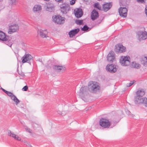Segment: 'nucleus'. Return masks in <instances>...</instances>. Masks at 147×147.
<instances>
[{
	"mask_svg": "<svg viewBox=\"0 0 147 147\" xmlns=\"http://www.w3.org/2000/svg\"><path fill=\"white\" fill-rule=\"evenodd\" d=\"M147 0H137L138 2H140L142 3H144Z\"/></svg>",
	"mask_w": 147,
	"mask_h": 147,
	"instance_id": "39",
	"label": "nucleus"
},
{
	"mask_svg": "<svg viewBox=\"0 0 147 147\" xmlns=\"http://www.w3.org/2000/svg\"><path fill=\"white\" fill-rule=\"evenodd\" d=\"M88 90V88L86 86L82 87L81 88L80 91V95H82V94H86Z\"/></svg>",
	"mask_w": 147,
	"mask_h": 147,
	"instance_id": "21",
	"label": "nucleus"
},
{
	"mask_svg": "<svg viewBox=\"0 0 147 147\" xmlns=\"http://www.w3.org/2000/svg\"><path fill=\"white\" fill-rule=\"evenodd\" d=\"M100 88L98 83L93 81H90L88 85V89L90 92L92 93H96L99 92Z\"/></svg>",
	"mask_w": 147,
	"mask_h": 147,
	"instance_id": "2",
	"label": "nucleus"
},
{
	"mask_svg": "<svg viewBox=\"0 0 147 147\" xmlns=\"http://www.w3.org/2000/svg\"><path fill=\"white\" fill-rule=\"evenodd\" d=\"M41 9V6L38 5H35L33 8V10L34 11H39Z\"/></svg>",
	"mask_w": 147,
	"mask_h": 147,
	"instance_id": "27",
	"label": "nucleus"
},
{
	"mask_svg": "<svg viewBox=\"0 0 147 147\" xmlns=\"http://www.w3.org/2000/svg\"><path fill=\"white\" fill-rule=\"evenodd\" d=\"M12 27H19V26H18V24H11L9 26V28H11Z\"/></svg>",
	"mask_w": 147,
	"mask_h": 147,
	"instance_id": "36",
	"label": "nucleus"
},
{
	"mask_svg": "<svg viewBox=\"0 0 147 147\" xmlns=\"http://www.w3.org/2000/svg\"><path fill=\"white\" fill-rule=\"evenodd\" d=\"M25 129L27 131H28L30 133H32V130L30 128L27 127H25Z\"/></svg>",
	"mask_w": 147,
	"mask_h": 147,
	"instance_id": "37",
	"label": "nucleus"
},
{
	"mask_svg": "<svg viewBox=\"0 0 147 147\" xmlns=\"http://www.w3.org/2000/svg\"><path fill=\"white\" fill-rule=\"evenodd\" d=\"M145 13L147 17V5L146 6L145 9Z\"/></svg>",
	"mask_w": 147,
	"mask_h": 147,
	"instance_id": "43",
	"label": "nucleus"
},
{
	"mask_svg": "<svg viewBox=\"0 0 147 147\" xmlns=\"http://www.w3.org/2000/svg\"><path fill=\"white\" fill-rule=\"evenodd\" d=\"M138 36V38L140 40H145L147 38V32L140 31L137 33Z\"/></svg>",
	"mask_w": 147,
	"mask_h": 147,
	"instance_id": "10",
	"label": "nucleus"
},
{
	"mask_svg": "<svg viewBox=\"0 0 147 147\" xmlns=\"http://www.w3.org/2000/svg\"><path fill=\"white\" fill-rule=\"evenodd\" d=\"M39 61H40V62H41V63H42V64H43V65H44V63H43L42 62V60H40Z\"/></svg>",
	"mask_w": 147,
	"mask_h": 147,
	"instance_id": "48",
	"label": "nucleus"
},
{
	"mask_svg": "<svg viewBox=\"0 0 147 147\" xmlns=\"http://www.w3.org/2000/svg\"><path fill=\"white\" fill-rule=\"evenodd\" d=\"M53 69L57 72H63L65 70V67L58 65H54L53 67Z\"/></svg>",
	"mask_w": 147,
	"mask_h": 147,
	"instance_id": "14",
	"label": "nucleus"
},
{
	"mask_svg": "<svg viewBox=\"0 0 147 147\" xmlns=\"http://www.w3.org/2000/svg\"><path fill=\"white\" fill-rule=\"evenodd\" d=\"M52 21L59 25L63 24L65 22V18L62 17L60 15L53 16L52 17Z\"/></svg>",
	"mask_w": 147,
	"mask_h": 147,
	"instance_id": "4",
	"label": "nucleus"
},
{
	"mask_svg": "<svg viewBox=\"0 0 147 147\" xmlns=\"http://www.w3.org/2000/svg\"><path fill=\"white\" fill-rule=\"evenodd\" d=\"M135 82V81L134 80L130 81L129 83L127 84V87H129L132 86Z\"/></svg>",
	"mask_w": 147,
	"mask_h": 147,
	"instance_id": "34",
	"label": "nucleus"
},
{
	"mask_svg": "<svg viewBox=\"0 0 147 147\" xmlns=\"http://www.w3.org/2000/svg\"><path fill=\"white\" fill-rule=\"evenodd\" d=\"M131 65L132 67L137 69L140 68L141 66L140 64L138 63H136L135 62H132V63L131 64Z\"/></svg>",
	"mask_w": 147,
	"mask_h": 147,
	"instance_id": "24",
	"label": "nucleus"
},
{
	"mask_svg": "<svg viewBox=\"0 0 147 147\" xmlns=\"http://www.w3.org/2000/svg\"><path fill=\"white\" fill-rule=\"evenodd\" d=\"M107 70L111 73H114L117 71L116 65H114L113 64L108 65L106 66Z\"/></svg>",
	"mask_w": 147,
	"mask_h": 147,
	"instance_id": "13",
	"label": "nucleus"
},
{
	"mask_svg": "<svg viewBox=\"0 0 147 147\" xmlns=\"http://www.w3.org/2000/svg\"><path fill=\"white\" fill-rule=\"evenodd\" d=\"M46 10L49 12H54L55 8L54 5L52 4H48L46 6Z\"/></svg>",
	"mask_w": 147,
	"mask_h": 147,
	"instance_id": "17",
	"label": "nucleus"
},
{
	"mask_svg": "<svg viewBox=\"0 0 147 147\" xmlns=\"http://www.w3.org/2000/svg\"><path fill=\"white\" fill-rule=\"evenodd\" d=\"M11 98L16 103V104L20 102V100L17 98L15 95L13 96V97Z\"/></svg>",
	"mask_w": 147,
	"mask_h": 147,
	"instance_id": "29",
	"label": "nucleus"
},
{
	"mask_svg": "<svg viewBox=\"0 0 147 147\" xmlns=\"http://www.w3.org/2000/svg\"><path fill=\"white\" fill-rule=\"evenodd\" d=\"M75 14L77 18L81 17L83 14V12L82 9L80 8L74 10Z\"/></svg>",
	"mask_w": 147,
	"mask_h": 147,
	"instance_id": "15",
	"label": "nucleus"
},
{
	"mask_svg": "<svg viewBox=\"0 0 147 147\" xmlns=\"http://www.w3.org/2000/svg\"><path fill=\"white\" fill-rule=\"evenodd\" d=\"M11 40V38L6 35L2 31L0 30V40L4 41L5 44L11 47L12 44Z\"/></svg>",
	"mask_w": 147,
	"mask_h": 147,
	"instance_id": "3",
	"label": "nucleus"
},
{
	"mask_svg": "<svg viewBox=\"0 0 147 147\" xmlns=\"http://www.w3.org/2000/svg\"><path fill=\"white\" fill-rule=\"evenodd\" d=\"M76 24L79 25H83L84 24L83 23L82 20H77L76 21Z\"/></svg>",
	"mask_w": 147,
	"mask_h": 147,
	"instance_id": "31",
	"label": "nucleus"
},
{
	"mask_svg": "<svg viewBox=\"0 0 147 147\" xmlns=\"http://www.w3.org/2000/svg\"><path fill=\"white\" fill-rule=\"evenodd\" d=\"M29 146H30V147H32V146H31V145H30H30H29Z\"/></svg>",
	"mask_w": 147,
	"mask_h": 147,
	"instance_id": "50",
	"label": "nucleus"
},
{
	"mask_svg": "<svg viewBox=\"0 0 147 147\" xmlns=\"http://www.w3.org/2000/svg\"><path fill=\"white\" fill-rule=\"evenodd\" d=\"M142 103L145 107H147V98H144Z\"/></svg>",
	"mask_w": 147,
	"mask_h": 147,
	"instance_id": "32",
	"label": "nucleus"
},
{
	"mask_svg": "<svg viewBox=\"0 0 147 147\" xmlns=\"http://www.w3.org/2000/svg\"><path fill=\"white\" fill-rule=\"evenodd\" d=\"M16 136L17 137V139H18V136H17V135H16Z\"/></svg>",
	"mask_w": 147,
	"mask_h": 147,
	"instance_id": "51",
	"label": "nucleus"
},
{
	"mask_svg": "<svg viewBox=\"0 0 147 147\" xmlns=\"http://www.w3.org/2000/svg\"><path fill=\"white\" fill-rule=\"evenodd\" d=\"M79 28H76L74 30H71L68 33V34L70 38H72L79 31Z\"/></svg>",
	"mask_w": 147,
	"mask_h": 147,
	"instance_id": "19",
	"label": "nucleus"
},
{
	"mask_svg": "<svg viewBox=\"0 0 147 147\" xmlns=\"http://www.w3.org/2000/svg\"><path fill=\"white\" fill-rule=\"evenodd\" d=\"M19 28H9L8 33L9 34H12L18 30Z\"/></svg>",
	"mask_w": 147,
	"mask_h": 147,
	"instance_id": "26",
	"label": "nucleus"
},
{
	"mask_svg": "<svg viewBox=\"0 0 147 147\" xmlns=\"http://www.w3.org/2000/svg\"><path fill=\"white\" fill-rule=\"evenodd\" d=\"M119 122L118 119L115 118H113L111 119V121L105 118H101L99 121V124L100 126L104 128H109L110 126L111 123L113 122L114 123H116Z\"/></svg>",
	"mask_w": 147,
	"mask_h": 147,
	"instance_id": "1",
	"label": "nucleus"
},
{
	"mask_svg": "<svg viewBox=\"0 0 147 147\" xmlns=\"http://www.w3.org/2000/svg\"><path fill=\"white\" fill-rule=\"evenodd\" d=\"M115 54L112 51H110L107 57V60L110 63H112L115 60Z\"/></svg>",
	"mask_w": 147,
	"mask_h": 147,
	"instance_id": "8",
	"label": "nucleus"
},
{
	"mask_svg": "<svg viewBox=\"0 0 147 147\" xmlns=\"http://www.w3.org/2000/svg\"><path fill=\"white\" fill-rule=\"evenodd\" d=\"M141 63L143 64L144 66H147V57H144L142 59Z\"/></svg>",
	"mask_w": 147,
	"mask_h": 147,
	"instance_id": "25",
	"label": "nucleus"
},
{
	"mask_svg": "<svg viewBox=\"0 0 147 147\" xmlns=\"http://www.w3.org/2000/svg\"><path fill=\"white\" fill-rule=\"evenodd\" d=\"M81 30L85 32H87L90 30L91 28H81Z\"/></svg>",
	"mask_w": 147,
	"mask_h": 147,
	"instance_id": "35",
	"label": "nucleus"
},
{
	"mask_svg": "<svg viewBox=\"0 0 147 147\" xmlns=\"http://www.w3.org/2000/svg\"><path fill=\"white\" fill-rule=\"evenodd\" d=\"M144 98H142L141 97L137 95L135 97V102L136 104H139L142 103L143 102Z\"/></svg>",
	"mask_w": 147,
	"mask_h": 147,
	"instance_id": "20",
	"label": "nucleus"
},
{
	"mask_svg": "<svg viewBox=\"0 0 147 147\" xmlns=\"http://www.w3.org/2000/svg\"><path fill=\"white\" fill-rule=\"evenodd\" d=\"M5 93L9 96H11V98L13 97V96L14 95L11 92L8 91H7Z\"/></svg>",
	"mask_w": 147,
	"mask_h": 147,
	"instance_id": "33",
	"label": "nucleus"
},
{
	"mask_svg": "<svg viewBox=\"0 0 147 147\" xmlns=\"http://www.w3.org/2000/svg\"><path fill=\"white\" fill-rule=\"evenodd\" d=\"M126 48L122 45L118 44L115 46V51L118 53H121L125 51Z\"/></svg>",
	"mask_w": 147,
	"mask_h": 147,
	"instance_id": "9",
	"label": "nucleus"
},
{
	"mask_svg": "<svg viewBox=\"0 0 147 147\" xmlns=\"http://www.w3.org/2000/svg\"><path fill=\"white\" fill-rule=\"evenodd\" d=\"M127 9L125 7H121L119 9V15L122 17L125 18L127 15Z\"/></svg>",
	"mask_w": 147,
	"mask_h": 147,
	"instance_id": "12",
	"label": "nucleus"
},
{
	"mask_svg": "<svg viewBox=\"0 0 147 147\" xmlns=\"http://www.w3.org/2000/svg\"><path fill=\"white\" fill-rule=\"evenodd\" d=\"M19 74L21 76H24V73L21 72L20 73H19Z\"/></svg>",
	"mask_w": 147,
	"mask_h": 147,
	"instance_id": "44",
	"label": "nucleus"
},
{
	"mask_svg": "<svg viewBox=\"0 0 147 147\" xmlns=\"http://www.w3.org/2000/svg\"><path fill=\"white\" fill-rule=\"evenodd\" d=\"M145 92L143 90H138L136 92L137 95L142 97L143 95H144Z\"/></svg>",
	"mask_w": 147,
	"mask_h": 147,
	"instance_id": "23",
	"label": "nucleus"
},
{
	"mask_svg": "<svg viewBox=\"0 0 147 147\" xmlns=\"http://www.w3.org/2000/svg\"><path fill=\"white\" fill-rule=\"evenodd\" d=\"M75 2H74L72 0L70 2V4L71 5H73L75 4Z\"/></svg>",
	"mask_w": 147,
	"mask_h": 147,
	"instance_id": "42",
	"label": "nucleus"
},
{
	"mask_svg": "<svg viewBox=\"0 0 147 147\" xmlns=\"http://www.w3.org/2000/svg\"><path fill=\"white\" fill-rule=\"evenodd\" d=\"M11 4L15 5L16 4V0H11Z\"/></svg>",
	"mask_w": 147,
	"mask_h": 147,
	"instance_id": "41",
	"label": "nucleus"
},
{
	"mask_svg": "<svg viewBox=\"0 0 147 147\" xmlns=\"http://www.w3.org/2000/svg\"><path fill=\"white\" fill-rule=\"evenodd\" d=\"M54 65L53 64V63L51 61L49 60L45 64L46 67L48 69H50L51 67L53 68V66Z\"/></svg>",
	"mask_w": 147,
	"mask_h": 147,
	"instance_id": "22",
	"label": "nucleus"
},
{
	"mask_svg": "<svg viewBox=\"0 0 147 147\" xmlns=\"http://www.w3.org/2000/svg\"><path fill=\"white\" fill-rule=\"evenodd\" d=\"M94 7L97 8L100 10H102L101 7L99 6V4L98 3H96L94 4Z\"/></svg>",
	"mask_w": 147,
	"mask_h": 147,
	"instance_id": "30",
	"label": "nucleus"
},
{
	"mask_svg": "<svg viewBox=\"0 0 147 147\" xmlns=\"http://www.w3.org/2000/svg\"><path fill=\"white\" fill-rule=\"evenodd\" d=\"M61 11L63 14H66L70 10V7L67 4H63L61 6Z\"/></svg>",
	"mask_w": 147,
	"mask_h": 147,
	"instance_id": "11",
	"label": "nucleus"
},
{
	"mask_svg": "<svg viewBox=\"0 0 147 147\" xmlns=\"http://www.w3.org/2000/svg\"><path fill=\"white\" fill-rule=\"evenodd\" d=\"M38 35H39L42 38H47L48 33L47 30L45 28H39L37 30Z\"/></svg>",
	"mask_w": 147,
	"mask_h": 147,
	"instance_id": "6",
	"label": "nucleus"
},
{
	"mask_svg": "<svg viewBox=\"0 0 147 147\" xmlns=\"http://www.w3.org/2000/svg\"><path fill=\"white\" fill-rule=\"evenodd\" d=\"M8 135L11 137H13L14 139H17L16 135L13 134V133L10 130L8 131Z\"/></svg>",
	"mask_w": 147,
	"mask_h": 147,
	"instance_id": "28",
	"label": "nucleus"
},
{
	"mask_svg": "<svg viewBox=\"0 0 147 147\" xmlns=\"http://www.w3.org/2000/svg\"><path fill=\"white\" fill-rule=\"evenodd\" d=\"M16 140H18V141H20L21 140V138L20 137H18V139H16Z\"/></svg>",
	"mask_w": 147,
	"mask_h": 147,
	"instance_id": "46",
	"label": "nucleus"
},
{
	"mask_svg": "<svg viewBox=\"0 0 147 147\" xmlns=\"http://www.w3.org/2000/svg\"><path fill=\"white\" fill-rule=\"evenodd\" d=\"M74 2H75L76 0H72Z\"/></svg>",
	"mask_w": 147,
	"mask_h": 147,
	"instance_id": "49",
	"label": "nucleus"
},
{
	"mask_svg": "<svg viewBox=\"0 0 147 147\" xmlns=\"http://www.w3.org/2000/svg\"><path fill=\"white\" fill-rule=\"evenodd\" d=\"M103 18H101V19H100L99 20H98L97 21L96 23L97 24H99L101 22L102 20H103Z\"/></svg>",
	"mask_w": 147,
	"mask_h": 147,
	"instance_id": "40",
	"label": "nucleus"
},
{
	"mask_svg": "<svg viewBox=\"0 0 147 147\" xmlns=\"http://www.w3.org/2000/svg\"><path fill=\"white\" fill-rule=\"evenodd\" d=\"M28 88L27 86H25L22 88V90L24 91H26L28 90Z\"/></svg>",
	"mask_w": 147,
	"mask_h": 147,
	"instance_id": "38",
	"label": "nucleus"
},
{
	"mask_svg": "<svg viewBox=\"0 0 147 147\" xmlns=\"http://www.w3.org/2000/svg\"><path fill=\"white\" fill-rule=\"evenodd\" d=\"M112 5V3H107L102 5V10L105 11H107L111 8Z\"/></svg>",
	"mask_w": 147,
	"mask_h": 147,
	"instance_id": "16",
	"label": "nucleus"
},
{
	"mask_svg": "<svg viewBox=\"0 0 147 147\" xmlns=\"http://www.w3.org/2000/svg\"><path fill=\"white\" fill-rule=\"evenodd\" d=\"M1 89L5 93H6V92L7 91L5 90L4 89L2 88H1Z\"/></svg>",
	"mask_w": 147,
	"mask_h": 147,
	"instance_id": "45",
	"label": "nucleus"
},
{
	"mask_svg": "<svg viewBox=\"0 0 147 147\" xmlns=\"http://www.w3.org/2000/svg\"><path fill=\"white\" fill-rule=\"evenodd\" d=\"M99 16L98 12L94 9L92 12L91 17V19L94 20L97 19Z\"/></svg>",
	"mask_w": 147,
	"mask_h": 147,
	"instance_id": "18",
	"label": "nucleus"
},
{
	"mask_svg": "<svg viewBox=\"0 0 147 147\" xmlns=\"http://www.w3.org/2000/svg\"><path fill=\"white\" fill-rule=\"evenodd\" d=\"M80 28H82L81 27ZM82 28H89L86 25H85Z\"/></svg>",
	"mask_w": 147,
	"mask_h": 147,
	"instance_id": "47",
	"label": "nucleus"
},
{
	"mask_svg": "<svg viewBox=\"0 0 147 147\" xmlns=\"http://www.w3.org/2000/svg\"><path fill=\"white\" fill-rule=\"evenodd\" d=\"M32 58V57L30 54H25L22 58V62L23 63L27 62L30 64L31 63L30 61Z\"/></svg>",
	"mask_w": 147,
	"mask_h": 147,
	"instance_id": "7",
	"label": "nucleus"
},
{
	"mask_svg": "<svg viewBox=\"0 0 147 147\" xmlns=\"http://www.w3.org/2000/svg\"><path fill=\"white\" fill-rule=\"evenodd\" d=\"M58 113H59L60 114V113L59 112H58ZM62 113L61 114V115H62Z\"/></svg>",
	"mask_w": 147,
	"mask_h": 147,
	"instance_id": "52",
	"label": "nucleus"
},
{
	"mask_svg": "<svg viewBox=\"0 0 147 147\" xmlns=\"http://www.w3.org/2000/svg\"><path fill=\"white\" fill-rule=\"evenodd\" d=\"M120 62L122 66H127L130 63V59L129 56H122L120 61Z\"/></svg>",
	"mask_w": 147,
	"mask_h": 147,
	"instance_id": "5",
	"label": "nucleus"
}]
</instances>
